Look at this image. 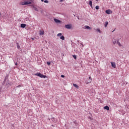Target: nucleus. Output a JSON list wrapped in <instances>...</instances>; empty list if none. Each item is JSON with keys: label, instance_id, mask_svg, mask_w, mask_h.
I'll return each mask as SVG.
<instances>
[{"label": "nucleus", "instance_id": "5", "mask_svg": "<svg viewBox=\"0 0 129 129\" xmlns=\"http://www.w3.org/2000/svg\"><path fill=\"white\" fill-rule=\"evenodd\" d=\"M111 66L113 68H116V64H115V62H111Z\"/></svg>", "mask_w": 129, "mask_h": 129}, {"label": "nucleus", "instance_id": "6", "mask_svg": "<svg viewBox=\"0 0 129 129\" xmlns=\"http://www.w3.org/2000/svg\"><path fill=\"white\" fill-rule=\"evenodd\" d=\"M45 34V32L43 30H40L39 31V35L40 36H43Z\"/></svg>", "mask_w": 129, "mask_h": 129}, {"label": "nucleus", "instance_id": "30", "mask_svg": "<svg viewBox=\"0 0 129 129\" xmlns=\"http://www.w3.org/2000/svg\"><path fill=\"white\" fill-rule=\"evenodd\" d=\"M96 2H98V0H96Z\"/></svg>", "mask_w": 129, "mask_h": 129}, {"label": "nucleus", "instance_id": "26", "mask_svg": "<svg viewBox=\"0 0 129 129\" xmlns=\"http://www.w3.org/2000/svg\"><path fill=\"white\" fill-rule=\"evenodd\" d=\"M63 1H64V0H60L59 2H60V3H62V2H63Z\"/></svg>", "mask_w": 129, "mask_h": 129}, {"label": "nucleus", "instance_id": "16", "mask_svg": "<svg viewBox=\"0 0 129 129\" xmlns=\"http://www.w3.org/2000/svg\"><path fill=\"white\" fill-rule=\"evenodd\" d=\"M96 31H97V32H98L99 33H101V31H100V29H99L98 28L97 29Z\"/></svg>", "mask_w": 129, "mask_h": 129}, {"label": "nucleus", "instance_id": "18", "mask_svg": "<svg viewBox=\"0 0 129 129\" xmlns=\"http://www.w3.org/2000/svg\"><path fill=\"white\" fill-rule=\"evenodd\" d=\"M62 36V33H58L57 34V37H60Z\"/></svg>", "mask_w": 129, "mask_h": 129}, {"label": "nucleus", "instance_id": "32", "mask_svg": "<svg viewBox=\"0 0 129 129\" xmlns=\"http://www.w3.org/2000/svg\"><path fill=\"white\" fill-rule=\"evenodd\" d=\"M32 40H34V38H32Z\"/></svg>", "mask_w": 129, "mask_h": 129}, {"label": "nucleus", "instance_id": "7", "mask_svg": "<svg viewBox=\"0 0 129 129\" xmlns=\"http://www.w3.org/2000/svg\"><path fill=\"white\" fill-rule=\"evenodd\" d=\"M89 82H86V83L87 84H88V83H91V81H92V78H91V77H89Z\"/></svg>", "mask_w": 129, "mask_h": 129}, {"label": "nucleus", "instance_id": "17", "mask_svg": "<svg viewBox=\"0 0 129 129\" xmlns=\"http://www.w3.org/2000/svg\"><path fill=\"white\" fill-rule=\"evenodd\" d=\"M47 64L48 66H50V65H51V62L50 61H47Z\"/></svg>", "mask_w": 129, "mask_h": 129}, {"label": "nucleus", "instance_id": "2", "mask_svg": "<svg viewBox=\"0 0 129 129\" xmlns=\"http://www.w3.org/2000/svg\"><path fill=\"white\" fill-rule=\"evenodd\" d=\"M37 76H38L39 77H40V78H47V76H45L43 75H42V74L38 73L35 74Z\"/></svg>", "mask_w": 129, "mask_h": 129}, {"label": "nucleus", "instance_id": "11", "mask_svg": "<svg viewBox=\"0 0 129 129\" xmlns=\"http://www.w3.org/2000/svg\"><path fill=\"white\" fill-rule=\"evenodd\" d=\"M89 5H90L91 8H92V1H89Z\"/></svg>", "mask_w": 129, "mask_h": 129}, {"label": "nucleus", "instance_id": "10", "mask_svg": "<svg viewBox=\"0 0 129 129\" xmlns=\"http://www.w3.org/2000/svg\"><path fill=\"white\" fill-rule=\"evenodd\" d=\"M73 86H74V87H75L76 88H77V89H78V88H79V86H78V85H77L76 84H73Z\"/></svg>", "mask_w": 129, "mask_h": 129}, {"label": "nucleus", "instance_id": "13", "mask_svg": "<svg viewBox=\"0 0 129 129\" xmlns=\"http://www.w3.org/2000/svg\"><path fill=\"white\" fill-rule=\"evenodd\" d=\"M21 28H25L26 27V24H21Z\"/></svg>", "mask_w": 129, "mask_h": 129}, {"label": "nucleus", "instance_id": "20", "mask_svg": "<svg viewBox=\"0 0 129 129\" xmlns=\"http://www.w3.org/2000/svg\"><path fill=\"white\" fill-rule=\"evenodd\" d=\"M85 28H86V29H90V27L88 26H85Z\"/></svg>", "mask_w": 129, "mask_h": 129}, {"label": "nucleus", "instance_id": "1", "mask_svg": "<svg viewBox=\"0 0 129 129\" xmlns=\"http://www.w3.org/2000/svg\"><path fill=\"white\" fill-rule=\"evenodd\" d=\"M31 4H32V2L30 1L23 2L20 3V5L21 6H27V5H31Z\"/></svg>", "mask_w": 129, "mask_h": 129}, {"label": "nucleus", "instance_id": "24", "mask_svg": "<svg viewBox=\"0 0 129 129\" xmlns=\"http://www.w3.org/2000/svg\"><path fill=\"white\" fill-rule=\"evenodd\" d=\"M33 8L34 9L35 11H38V10H37V8L36 7H34Z\"/></svg>", "mask_w": 129, "mask_h": 129}, {"label": "nucleus", "instance_id": "19", "mask_svg": "<svg viewBox=\"0 0 129 129\" xmlns=\"http://www.w3.org/2000/svg\"><path fill=\"white\" fill-rule=\"evenodd\" d=\"M95 9L96 10H99V6H96Z\"/></svg>", "mask_w": 129, "mask_h": 129}, {"label": "nucleus", "instance_id": "15", "mask_svg": "<svg viewBox=\"0 0 129 129\" xmlns=\"http://www.w3.org/2000/svg\"><path fill=\"white\" fill-rule=\"evenodd\" d=\"M116 43V40L115 39H114L113 41V44L114 45H115V43Z\"/></svg>", "mask_w": 129, "mask_h": 129}, {"label": "nucleus", "instance_id": "9", "mask_svg": "<svg viewBox=\"0 0 129 129\" xmlns=\"http://www.w3.org/2000/svg\"><path fill=\"white\" fill-rule=\"evenodd\" d=\"M54 22H55V23H60V20H58V19H54Z\"/></svg>", "mask_w": 129, "mask_h": 129}, {"label": "nucleus", "instance_id": "27", "mask_svg": "<svg viewBox=\"0 0 129 129\" xmlns=\"http://www.w3.org/2000/svg\"><path fill=\"white\" fill-rule=\"evenodd\" d=\"M22 86L21 85H19V86H17V87H21Z\"/></svg>", "mask_w": 129, "mask_h": 129}, {"label": "nucleus", "instance_id": "31", "mask_svg": "<svg viewBox=\"0 0 129 129\" xmlns=\"http://www.w3.org/2000/svg\"><path fill=\"white\" fill-rule=\"evenodd\" d=\"M115 30H114L112 32H114Z\"/></svg>", "mask_w": 129, "mask_h": 129}, {"label": "nucleus", "instance_id": "23", "mask_svg": "<svg viewBox=\"0 0 129 129\" xmlns=\"http://www.w3.org/2000/svg\"><path fill=\"white\" fill-rule=\"evenodd\" d=\"M117 44L119 45V46H121V45L120 44V43H119V42L117 41Z\"/></svg>", "mask_w": 129, "mask_h": 129}, {"label": "nucleus", "instance_id": "21", "mask_svg": "<svg viewBox=\"0 0 129 129\" xmlns=\"http://www.w3.org/2000/svg\"><path fill=\"white\" fill-rule=\"evenodd\" d=\"M44 3H45V4H48V3H49V2L48 1V0H45L44 1Z\"/></svg>", "mask_w": 129, "mask_h": 129}, {"label": "nucleus", "instance_id": "25", "mask_svg": "<svg viewBox=\"0 0 129 129\" xmlns=\"http://www.w3.org/2000/svg\"><path fill=\"white\" fill-rule=\"evenodd\" d=\"M61 77H62V78H64V77H65V76L61 75Z\"/></svg>", "mask_w": 129, "mask_h": 129}, {"label": "nucleus", "instance_id": "8", "mask_svg": "<svg viewBox=\"0 0 129 129\" xmlns=\"http://www.w3.org/2000/svg\"><path fill=\"white\" fill-rule=\"evenodd\" d=\"M104 109L106 110H109V107H108V106H106L104 107Z\"/></svg>", "mask_w": 129, "mask_h": 129}, {"label": "nucleus", "instance_id": "29", "mask_svg": "<svg viewBox=\"0 0 129 129\" xmlns=\"http://www.w3.org/2000/svg\"><path fill=\"white\" fill-rule=\"evenodd\" d=\"M41 2H44V0H41Z\"/></svg>", "mask_w": 129, "mask_h": 129}, {"label": "nucleus", "instance_id": "3", "mask_svg": "<svg viewBox=\"0 0 129 129\" xmlns=\"http://www.w3.org/2000/svg\"><path fill=\"white\" fill-rule=\"evenodd\" d=\"M65 27L66 29H72V25H71V24L66 25H65Z\"/></svg>", "mask_w": 129, "mask_h": 129}, {"label": "nucleus", "instance_id": "14", "mask_svg": "<svg viewBox=\"0 0 129 129\" xmlns=\"http://www.w3.org/2000/svg\"><path fill=\"white\" fill-rule=\"evenodd\" d=\"M107 25H108V22H106L105 23V27L106 28V27H107Z\"/></svg>", "mask_w": 129, "mask_h": 129}, {"label": "nucleus", "instance_id": "22", "mask_svg": "<svg viewBox=\"0 0 129 129\" xmlns=\"http://www.w3.org/2000/svg\"><path fill=\"white\" fill-rule=\"evenodd\" d=\"M73 57H74V59H77V56L76 55H73Z\"/></svg>", "mask_w": 129, "mask_h": 129}, {"label": "nucleus", "instance_id": "28", "mask_svg": "<svg viewBox=\"0 0 129 129\" xmlns=\"http://www.w3.org/2000/svg\"><path fill=\"white\" fill-rule=\"evenodd\" d=\"M17 48H18V49H19V48H20V45H18V46H17Z\"/></svg>", "mask_w": 129, "mask_h": 129}, {"label": "nucleus", "instance_id": "4", "mask_svg": "<svg viewBox=\"0 0 129 129\" xmlns=\"http://www.w3.org/2000/svg\"><path fill=\"white\" fill-rule=\"evenodd\" d=\"M106 14H107V15H110L112 13V11L110 10H107L105 11Z\"/></svg>", "mask_w": 129, "mask_h": 129}, {"label": "nucleus", "instance_id": "12", "mask_svg": "<svg viewBox=\"0 0 129 129\" xmlns=\"http://www.w3.org/2000/svg\"><path fill=\"white\" fill-rule=\"evenodd\" d=\"M60 40H65V37H64V36H60Z\"/></svg>", "mask_w": 129, "mask_h": 129}]
</instances>
